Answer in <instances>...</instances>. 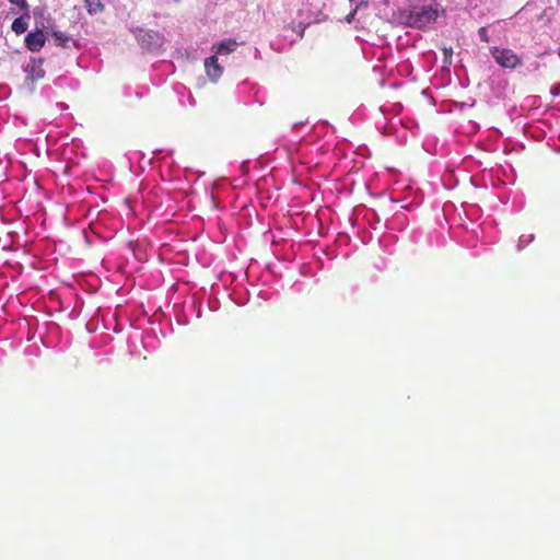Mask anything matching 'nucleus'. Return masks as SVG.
Segmentation results:
<instances>
[{
  "mask_svg": "<svg viewBox=\"0 0 560 560\" xmlns=\"http://www.w3.org/2000/svg\"><path fill=\"white\" fill-rule=\"evenodd\" d=\"M491 55L495 62L502 68L515 69L522 65V59L512 49L492 47Z\"/></svg>",
  "mask_w": 560,
  "mask_h": 560,
  "instance_id": "1",
  "label": "nucleus"
},
{
  "mask_svg": "<svg viewBox=\"0 0 560 560\" xmlns=\"http://www.w3.org/2000/svg\"><path fill=\"white\" fill-rule=\"evenodd\" d=\"M438 19V11L431 7L422 8L419 11L410 12L406 23L411 27L424 28Z\"/></svg>",
  "mask_w": 560,
  "mask_h": 560,
  "instance_id": "2",
  "label": "nucleus"
},
{
  "mask_svg": "<svg viewBox=\"0 0 560 560\" xmlns=\"http://www.w3.org/2000/svg\"><path fill=\"white\" fill-rule=\"evenodd\" d=\"M45 42L44 32L40 30L31 32L25 37V45L31 51H39L44 47Z\"/></svg>",
  "mask_w": 560,
  "mask_h": 560,
  "instance_id": "3",
  "label": "nucleus"
},
{
  "mask_svg": "<svg viewBox=\"0 0 560 560\" xmlns=\"http://www.w3.org/2000/svg\"><path fill=\"white\" fill-rule=\"evenodd\" d=\"M205 68L211 81L215 82L223 72V68L218 62L217 54L205 60Z\"/></svg>",
  "mask_w": 560,
  "mask_h": 560,
  "instance_id": "4",
  "label": "nucleus"
},
{
  "mask_svg": "<svg viewBox=\"0 0 560 560\" xmlns=\"http://www.w3.org/2000/svg\"><path fill=\"white\" fill-rule=\"evenodd\" d=\"M235 47H236L235 40L226 39V40H223L220 44H218L214 52L217 55L230 54V52L234 51Z\"/></svg>",
  "mask_w": 560,
  "mask_h": 560,
  "instance_id": "5",
  "label": "nucleus"
},
{
  "mask_svg": "<svg viewBox=\"0 0 560 560\" xmlns=\"http://www.w3.org/2000/svg\"><path fill=\"white\" fill-rule=\"evenodd\" d=\"M85 7L90 14H97L104 10V4L101 0H85Z\"/></svg>",
  "mask_w": 560,
  "mask_h": 560,
  "instance_id": "6",
  "label": "nucleus"
},
{
  "mask_svg": "<svg viewBox=\"0 0 560 560\" xmlns=\"http://www.w3.org/2000/svg\"><path fill=\"white\" fill-rule=\"evenodd\" d=\"M12 30L16 33V34H23L24 32H26L27 27H28V23L27 21L24 19V18H16L13 22H12V25H11Z\"/></svg>",
  "mask_w": 560,
  "mask_h": 560,
  "instance_id": "7",
  "label": "nucleus"
},
{
  "mask_svg": "<svg viewBox=\"0 0 560 560\" xmlns=\"http://www.w3.org/2000/svg\"><path fill=\"white\" fill-rule=\"evenodd\" d=\"M56 44L61 47H66L70 42L71 37L61 31H52L51 33Z\"/></svg>",
  "mask_w": 560,
  "mask_h": 560,
  "instance_id": "8",
  "label": "nucleus"
},
{
  "mask_svg": "<svg viewBox=\"0 0 560 560\" xmlns=\"http://www.w3.org/2000/svg\"><path fill=\"white\" fill-rule=\"evenodd\" d=\"M31 68H32V80H37V79H40L44 77L45 72L43 69H40L39 67H37L34 62H32L31 65Z\"/></svg>",
  "mask_w": 560,
  "mask_h": 560,
  "instance_id": "9",
  "label": "nucleus"
},
{
  "mask_svg": "<svg viewBox=\"0 0 560 560\" xmlns=\"http://www.w3.org/2000/svg\"><path fill=\"white\" fill-rule=\"evenodd\" d=\"M11 4L18 5L21 10L27 11L28 3L26 0H9Z\"/></svg>",
  "mask_w": 560,
  "mask_h": 560,
  "instance_id": "10",
  "label": "nucleus"
},
{
  "mask_svg": "<svg viewBox=\"0 0 560 560\" xmlns=\"http://www.w3.org/2000/svg\"><path fill=\"white\" fill-rule=\"evenodd\" d=\"M478 33H479L480 39L482 42H486V43L489 42L488 31L486 27H480Z\"/></svg>",
  "mask_w": 560,
  "mask_h": 560,
  "instance_id": "11",
  "label": "nucleus"
},
{
  "mask_svg": "<svg viewBox=\"0 0 560 560\" xmlns=\"http://www.w3.org/2000/svg\"><path fill=\"white\" fill-rule=\"evenodd\" d=\"M443 52H444V56H445V60H448V62L451 63V59H452V55H453V49L452 48H444Z\"/></svg>",
  "mask_w": 560,
  "mask_h": 560,
  "instance_id": "12",
  "label": "nucleus"
},
{
  "mask_svg": "<svg viewBox=\"0 0 560 560\" xmlns=\"http://www.w3.org/2000/svg\"><path fill=\"white\" fill-rule=\"evenodd\" d=\"M355 13H357V9L352 10V11L347 15L346 21H347L348 23H351V22H352V20L354 19Z\"/></svg>",
  "mask_w": 560,
  "mask_h": 560,
  "instance_id": "13",
  "label": "nucleus"
}]
</instances>
